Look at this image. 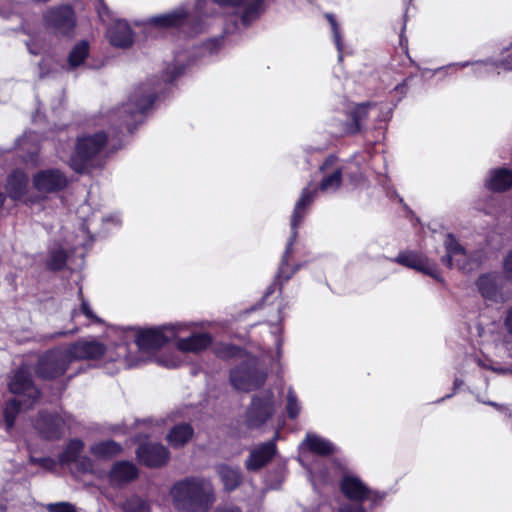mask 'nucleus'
Instances as JSON below:
<instances>
[{
  "label": "nucleus",
  "mask_w": 512,
  "mask_h": 512,
  "mask_svg": "<svg viewBox=\"0 0 512 512\" xmlns=\"http://www.w3.org/2000/svg\"><path fill=\"white\" fill-rule=\"evenodd\" d=\"M185 56L176 55L172 66H168L163 74L162 81L150 79L134 89L128 101L114 110L109 116L112 134L118 135L125 127L128 133H132L136 124L142 121L143 115L154 103L157 95L163 92L168 85L183 74Z\"/></svg>",
  "instance_id": "f257e3e1"
},
{
  "label": "nucleus",
  "mask_w": 512,
  "mask_h": 512,
  "mask_svg": "<svg viewBox=\"0 0 512 512\" xmlns=\"http://www.w3.org/2000/svg\"><path fill=\"white\" fill-rule=\"evenodd\" d=\"M352 166V162L343 161L335 155L325 158L317 172L320 177L319 183L310 182L304 187L294 205L291 215L293 227L302 225L309 208L319 193H336L340 189L344 177H347L352 183H357L361 179L359 167L353 169Z\"/></svg>",
  "instance_id": "f03ea898"
},
{
  "label": "nucleus",
  "mask_w": 512,
  "mask_h": 512,
  "mask_svg": "<svg viewBox=\"0 0 512 512\" xmlns=\"http://www.w3.org/2000/svg\"><path fill=\"white\" fill-rule=\"evenodd\" d=\"M216 354L223 359H242L241 363L230 371V383L236 390L250 392L259 389L265 383L267 372L260 367L255 356L246 355L239 347L231 344L220 346Z\"/></svg>",
  "instance_id": "7ed1b4c3"
},
{
  "label": "nucleus",
  "mask_w": 512,
  "mask_h": 512,
  "mask_svg": "<svg viewBox=\"0 0 512 512\" xmlns=\"http://www.w3.org/2000/svg\"><path fill=\"white\" fill-rule=\"evenodd\" d=\"M170 495L175 508L181 512H205L214 502L211 483L199 477L176 482L170 489Z\"/></svg>",
  "instance_id": "20e7f679"
},
{
  "label": "nucleus",
  "mask_w": 512,
  "mask_h": 512,
  "mask_svg": "<svg viewBox=\"0 0 512 512\" xmlns=\"http://www.w3.org/2000/svg\"><path fill=\"white\" fill-rule=\"evenodd\" d=\"M9 389L15 398L8 401L3 410L4 425L6 431L14 426L18 413L30 408L39 397V390L34 386L31 375L26 368L18 369L11 381Z\"/></svg>",
  "instance_id": "39448f33"
},
{
  "label": "nucleus",
  "mask_w": 512,
  "mask_h": 512,
  "mask_svg": "<svg viewBox=\"0 0 512 512\" xmlns=\"http://www.w3.org/2000/svg\"><path fill=\"white\" fill-rule=\"evenodd\" d=\"M109 135V132L100 130L85 132L78 136L69 160L70 167L78 173L86 172L105 149Z\"/></svg>",
  "instance_id": "423d86ee"
},
{
  "label": "nucleus",
  "mask_w": 512,
  "mask_h": 512,
  "mask_svg": "<svg viewBox=\"0 0 512 512\" xmlns=\"http://www.w3.org/2000/svg\"><path fill=\"white\" fill-rule=\"evenodd\" d=\"M203 322H175L171 335L178 351L199 354L213 342L212 335L203 329Z\"/></svg>",
  "instance_id": "0eeeda50"
},
{
  "label": "nucleus",
  "mask_w": 512,
  "mask_h": 512,
  "mask_svg": "<svg viewBox=\"0 0 512 512\" xmlns=\"http://www.w3.org/2000/svg\"><path fill=\"white\" fill-rule=\"evenodd\" d=\"M230 13L231 25H226L225 32L232 33L239 29V24L248 27L263 11V0H213Z\"/></svg>",
  "instance_id": "6e6552de"
},
{
  "label": "nucleus",
  "mask_w": 512,
  "mask_h": 512,
  "mask_svg": "<svg viewBox=\"0 0 512 512\" xmlns=\"http://www.w3.org/2000/svg\"><path fill=\"white\" fill-rule=\"evenodd\" d=\"M276 411V400L271 390L255 394L245 414V423L250 429H258L267 424Z\"/></svg>",
  "instance_id": "1a4fd4ad"
},
{
  "label": "nucleus",
  "mask_w": 512,
  "mask_h": 512,
  "mask_svg": "<svg viewBox=\"0 0 512 512\" xmlns=\"http://www.w3.org/2000/svg\"><path fill=\"white\" fill-rule=\"evenodd\" d=\"M444 246L446 254L442 257V262L449 268H457L468 272L479 266L481 253L475 252L474 254H469L467 250L458 243L453 234H447Z\"/></svg>",
  "instance_id": "9d476101"
},
{
  "label": "nucleus",
  "mask_w": 512,
  "mask_h": 512,
  "mask_svg": "<svg viewBox=\"0 0 512 512\" xmlns=\"http://www.w3.org/2000/svg\"><path fill=\"white\" fill-rule=\"evenodd\" d=\"M340 489L343 495L352 501L361 503L368 500L377 505L385 497L384 493L371 490L360 478L355 475L345 474L340 482Z\"/></svg>",
  "instance_id": "9b49d317"
},
{
  "label": "nucleus",
  "mask_w": 512,
  "mask_h": 512,
  "mask_svg": "<svg viewBox=\"0 0 512 512\" xmlns=\"http://www.w3.org/2000/svg\"><path fill=\"white\" fill-rule=\"evenodd\" d=\"M71 364L65 349L50 350L42 355L36 367V373L44 379L62 376Z\"/></svg>",
  "instance_id": "f8f14e48"
},
{
  "label": "nucleus",
  "mask_w": 512,
  "mask_h": 512,
  "mask_svg": "<svg viewBox=\"0 0 512 512\" xmlns=\"http://www.w3.org/2000/svg\"><path fill=\"white\" fill-rule=\"evenodd\" d=\"M173 323L158 327L139 329L135 335V341L140 350L155 351L173 340L171 335Z\"/></svg>",
  "instance_id": "ddd939ff"
},
{
  "label": "nucleus",
  "mask_w": 512,
  "mask_h": 512,
  "mask_svg": "<svg viewBox=\"0 0 512 512\" xmlns=\"http://www.w3.org/2000/svg\"><path fill=\"white\" fill-rule=\"evenodd\" d=\"M71 416L64 414H51L41 412L35 422V428L45 439H59L69 426Z\"/></svg>",
  "instance_id": "4468645a"
},
{
  "label": "nucleus",
  "mask_w": 512,
  "mask_h": 512,
  "mask_svg": "<svg viewBox=\"0 0 512 512\" xmlns=\"http://www.w3.org/2000/svg\"><path fill=\"white\" fill-rule=\"evenodd\" d=\"M84 443L79 439L71 440L64 451L59 455V463L63 466L75 464V467L81 472H89L93 469L92 460L89 457L82 456Z\"/></svg>",
  "instance_id": "2eb2a0df"
},
{
  "label": "nucleus",
  "mask_w": 512,
  "mask_h": 512,
  "mask_svg": "<svg viewBox=\"0 0 512 512\" xmlns=\"http://www.w3.org/2000/svg\"><path fill=\"white\" fill-rule=\"evenodd\" d=\"M70 362L98 359L105 353V346L97 340H79L65 348Z\"/></svg>",
  "instance_id": "dca6fc26"
},
{
  "label": "nucleus",
  "mask_w": 512,
  "mask_h": 512,
  "mask_svg": "<svg viewBox=\"0 0 512 512\" xmlns=\"http://www.w3.org/2000/svg\"><path fill=\"white\" fill-rule=\"evenodd\" d=\"M33 185L40 193L58 192L66 187L67 178L58 169H46L34 175Z\"/></svg>",
  "instance_id": "f3484780"
},
{
  "label": "nucleus",
  "mask_w": 512,
  "mask_h": 512,
  "mask_svg": "<svg viewBox=\"0 0 512 512\" xmlns=\"http://www.w3.org/2000/svg\"><path fill=\"white\" fill-rule=\"evenodd\" d=\"M291 235L286 245L285 251L279 264L278 272L276 275V281L281 285L292 278V276L302 267V264L298 263L291 265L289 260L294 254L293 245L296 242L298 236V229L300 226L293 227L292 218L290 219Z\"/></svg>",
  "instance_id": "a211bd4d"
},
{
  "label": "nucleus",
  "mask_w": 512,
  "mask_h": 512,
  "mask_svg": "<svg viewBox=\"0 0 512 512\" xmlns=\"http://www.w3.org/2000/svg\"><path fill=\"white\" fill-rule=\"evenodd\" d=\"M394 262L405 267L414 269L425 275L437 278V268L434 262L430 261L426 256L414 251L400 252L393 259Z\"/></svg>",
  "instance_id": "6ab92c4d"
},
{
  "label": "nucleus",
  "mask_w": 512,
  "mask_h": 512,
  "mask_svg": "<svg viewBox=\"0 0 512 512\" xmlns=\"http://www.w3.org/2000/svg\"><path fill=\"white\" fill-rule=\"evenodd\" d=\"M277 435L278 432L275 433L271 441L261 443L251 449L249 457L245 461V467L248 471H257L272 460L277 452L275 445Z\"/></svg>",
  "instance_id": "aec40b11"
},
{
  "label": "nucleus",
  "mask_w": 512,
  "mask_h": 512,
  "mask_svg": "<svg viewBox=\"0 0 512 512\" xmlns=\"http://www.w3.org/2000/svg\"><path fill=\"white\" fill-rule=\"evenodd\" d=\"M137 457L148 467H159L168 461L169 451L161 444L146 443L138 447Z\"/></svg>",
  "instance_id": "412c9836"
},
{
  "label": "nucleus",
  "mask_w": 512,
  "mask_h": 512,
  "mask_svg": "<svg viewBox=\"0 0 512 512\" xmlns=\"http://www.w3.org/2000/svg\"><path fill=\"white\" fill-rule=\"evenodd\" d=\"M501 276L498 272H489L479 276L476 285L481 296L491 302H501Z\"/></svg>",
  "instance_id": "4be33fe9"
},
{
  "label": "nucleus",
  "mask_w": 512,
  "mask_h": 512,
  "mask_svg": "<svg viewBox=\"0 0 512 512\" xmlns=\"http://www.w3.org/2000/svg\"><path fill=\"white\" fill-rule=\"evenodd\" d=\"M373 110H379V106L374 102H367L359 104L353 110L351 116L346 117L340 133L341 134H355L361 130L362 122L367 117L368 113Z\"/></svg>",
  "instance_id": "5701e85b"
},
{
  "label": "nucleus",
  "mask_w": 512,
  "mask_h": 512,
  "mask_svg": "<svg viewBox=\"0 0 512 512\" xmlns=\"http://www.w3.org/2000/svg\"><path fill=\"white\" fill-rule=\"evenodd\" d=\"M48 24L60 34H69L75 25L73 12L67 7L51 10L47 16Z\"/></svg>",
  "instance_id": "b1692460"
},
{
  "label": "nucleus",
  "mask_w": 512,
  "mask_h": 512,
  "mask_svg": "<svg viewBox=\"0 0 512 512\" xmlns=\"http://www.w3.org/2000/svg\"><path fill=\"white\" fill-rule=\"evenodd\" d=\"M503 52H507V54L499 60L488 59L486 61L475 62L474 72L478 75H482L489 73L493 69L497 70V74H500L501 71H512V41L509 47L505 48Z\"/></svg>",
  "instance_id": "393cba45"
},
{
  "label": "nucleus",
  "mask_w": 512,
  "mask_h": 512,
  "mask_svg": "<svg viewBox=\"0 0 512 512\" xmlns=\"http://www.w3.org/2000/svg\"><path fill=\"white\" fill-rule=\"evenodd\" d=\"M110 43L119 48H128L133 43V35L126 21H115L107 31Z\"/></svg>",
  "instance_id": "a878e982"
},
{
  "label": "nucleus",
  "mask_w": 512,
  "mask_h": 512,
  "mask_svg": "<svg viewBox=\"0 0 512 512\" xmlns=\"http://www.w3.org/2000/svg\"><path fill=\"white\" fill-rule=\"evenodd\" d=\"M29 178L21 170L13 171L7 179L6 191L12 200H21L28 188Z\"/></svg>",
  "instance_id": "bb28decb"
},
{
  "label": "nucleus",
  "mask_w": 512,
  "mask_h": 512,
  "mask_svg": "<svg viewBox=\"0 0 512 512\" xmlns=\"http://www.w3.org/2000/svg\"><path fill=\"white\" fill-rule=\"evenodd\" d=\"M138 475L136 466L128 461L117 462L113 465L109 478L110 482L115 485L130 482Z\"/></svg>",
  "instance_id": "cd10ccee"
},
{
  "label": "nucleus",
  "mask_w": 512,
  "mask_h": 512,
  "mask_svg": "<svg viewBox=\"0 0 512 512\" xmlns=\"http://www.w3.org/2000/svg\"><path fill=\"white\" fill-rule=\"evenodd\" d=\"M188 22L187 11L179 7L169 13L151 19V23L160 27H182Z\"/></svg>",
  "instance_id": "c85d7f7f"
},
{
  "label": "nucleus",
  "mask_w": 512,
  "mask_h": 512,
  "mask_svg": "<svg viewBox=\"0 0 512 512\" xmlns=\"http://www.w3.org/2000/svg\"><path fill=\"white\" fill-rule=\"evenodd\" d=\"M303 445L312 453L321 456H328L336 452L333 443L314 433L306 434Z\"/></svg>",
  "instance_id": "c756f323"
},
{
  "label": "nucleus",
  "mask_w": 512,
  "mask_h": 512,
  "mask_svg": "<svg viewBox=\"0 0 512 512\" xmlns=\"http://www.w3.org/2000/svg\"><path fill=\"white\" fill-rule=\"evenodd\" d=\"M489 189L493 191H505L512 186V170L496 168L490 171L486 180Z\"/></svg>",
  "instance_id": "7c9ffc66"
},
{
  "label": "nucleus",
  "mask_w": 512,
  "mask_h": 512,
  "mask_svg": "<svg viewBox=\"0 0 512 512\" xmlns=\"http://www.w3.org/2000/svg\"><path fill=\"white\" fill-rule=\"evenodd\" d=\"M216 469L225 490L232 491L240 485L242 481V474L238 467L221 464L218 465Z\"/></svg>",
  "instance_id": "2f4dec72"
},
{
  "label": "nucleus",
  "mask_w": 512,
  "mask_h": 512,
  "mask_svg": "<svg viewBox=\"0 0 512 512\" xmlns=\"http://www.w3.org/2000/svg\"><path fill=\"white\" fill-rule=\"evenodd\" d=\"M89 55V44L86 41L77 43L69 52L67 58V71H72L85 64V61Z\"/></svg>",
  "instance_id": "473e14b6"
},
{
  "label": "nucleus",
  "mask_w": 512,
  "mask_h": 512,
  "mask_svg": "<svg viewBox=\"0 0 512 512\" xmlns=\"http://www.w3.org/2000/svg\"><path fill=\"white\" fill-rule=\"evenodd\" d=\"M193 435V429L189 424L176 425L167 435V440L173 447H181L189 441Z\"/></svg>",
  "instance_id": "72a5a7b5"
},
{
  "label": "nucleus",
  "mask_w": 512,
  "mask_h": 512,
  "mask_svg": "<svg viewBox=\"0 0 512 512\" xmlns=\"http://www.w3.org/2000/svg\"><path fill=\"white\" fill-rule=\"evenodd\" d=\"M89 209V205L88 204H83L79 207L77 213L79 215V217L81 219H83V224L81 226V233H82V240H79L76 244H75V249L78 247V246H82L83 248H87L88 246H90L91 242H92V236L90 235V226L93 224L94 222V218H95V215L93 214V218H89V217H86L85 216V213L86 211Z\"/></svg>",
  "instance_id": "f704fd0d"
},
{
  "label": "nucleus",
  "mask_w": 512,
  "mask_h": 512,
  "mask_svg": "<svg viewBox=\"0 0 512 512\" xmlns=\"http://www.w3.org/2000/svg\"><path fill=\"white\" fill-rule=\"evenodd\" d=\"M123 512H151L150 502L138 495L128 497L122 504Z\"/></svg>",
  "instance_id": "c9c22d12"
},
{
  "label": "nucleus",
  "mask_w": 512,
  "mask_h": 512,
  "mask_svg": "<svg viewBox=\"0 0 512 512\" xmlns=\"http://www.w3.org/2000/svg\"><path fill=\"white\" fill-rule=\"evenodd\" d=\"M121 451L120 444L113 440L102 441L91 447V452L99 457H112Z\"/></svg>",
  "instance_id": "e433bc0d"
},
{
  "label": "nucleus",
  "mask_w": 512,
  "mask_h": 512,
  "mask_svg": "<svg viewBox=\"0 0 512 512\" xmlns=\"http://www.w3.org/2000/svg\"><path fill=\"white\" fill-rule=\"evenodd\" d=\"M286 410L288 417L291 419H295L301 411L300 402L292 388H289L287 392Z\"/></svg>",
  "instance_id": "4c0bfd02"
},
{
  "label": "nucleus",
  "mask_w": 512,
  "mask_h": 512,
  "mask_svg": "<svg viewBox=\"0 0 512 512\" xmlns=\"http://www.w3.org/2000/svg\"><path fill=\"white\" fill-rule=\"evenodd\" d=\"M81 297V306L79 310H73L72 319H76L80 314H83L86 319L90 322L98 323L101 320L97 317V315L93 312L90 304L83 299L81 290L79 291Z\"/></svg>",
  "instance_id": "58836bf2"
},
{
  "label": "nucleus",
  "mask_w": 512,
  "mask_h": 512,
  "mask_svg": "<svg viewBox=\"0 0 512 512\" xmlns=\"http://www.w3.org/2000/svg\"><path fill=\"white\" fill-rule=\"evenodd\" d=\"M66 263V253L63 249L53 250L50 253L47 265L52 270L61 269Z\"/></svg>",
  "instance_id": "ea45409f"
},
{
  "label": "nucleus",
  "mask_w": 512,
  "mask_h": 512,
  "mask_svg": "<svg viewBox=\"0 0 512 512\" xmlns=\"http://www.w3.org/2000/svg\"><path fill=\"white\" fill-rule=\"evenodd\" d=\"M29 462L32 464L39 465L44 470L52 472L57 467V461L51 457H35L30 453Z\"/></svg>",
  "instance_id": "a19ab883"
},
{
  "label": "nucleus",
  "mask_w": 512,
  "mask_h": 512,
  "mask_svg": "<svg viewBox=\"0 0 512 512\" xmlns=\"http://www.w3.org/2000/svg\"><path fill=\"white\" fill-rule=\"evenodd\" d=\"M220 45H221V39L220 38L209 39L208 41L203 43L202 46L199 48V50H200L199 56L200 57H205V56H208V55L215 54L218 51Z\"/></svg>",
  "instance_id": "79ce46f5"
},
{
  "label": "nucleus",
  "mask_w": 512,
  "mask_h": 512,
  "mask_svg": "<svg viewBox=\"0 0 512 512\" xmlns=\"http://www.w3.org/2000/svg\"><path fill=\"white\" fill-rule=\"evenodd\" d=\"M327 19L331 25V28H332V32H333V37H334V42L336 44V47L338 49V52H339V59L341 60L342 59V42H341V35H340V30H339V25L335 19V17L332 15V14H327Z\"/></svg>",
  "instance_id": "37998d69"
},
{
  "label": "nucleus",
  "mask_w": 512,
  "mask_h": 512,
  "mask_svg": "<svg viewBox=\"0 0 512 512\" xmlns=\"http://www.w3.org/2000/svg\"><path fill=\"white\" fill-rule=\"evenodd\" d=\"M45 509L48 512H77L76 507L69 502L48 503Z\"/></svg>",
  "instance_id": "c03bdc74"
},
{
  "label": "nucleus",
  "mask_w": 512,
  "mask_h": 512,
  "mask_svg": "<svg viewBox=\"0 0 512 512\" xmlns=\"http://www.w3.org/2000/svg\"><path fill=\"white\" fill-rule=\"evenodd\" d=\"M157 362L166 367V368H177L181 365L182 361L180 359L179 356H176L174 354L172 355H163V356H160L158 359H157Z\"/></svg>",
  "instance_id": "a18cd8bd"
},
{
  "label": "nucleus",
  "mask_w": 512,
  "mask_h": 512,
  "mask_svg": "<svg viewBox=\"0 0 512 512\" xmlns=\"http://www.w3.org/2000/svg\"><path fill=\"white\" fill-rule=\"evenodd\" d=\"M336 512H367L361 503H342Z\"/></svg>",
  "instance_id": "49530a36"
},
{
  "label": "nucleus",
  "mask_w": 512,
  "mask_h": 512,
  "mask_svg": "<svg viewBox=\"0 0 512 512\" xmlns=\"http://www.w3.org/2000/svg\"><path fill=\"white\" fill-rule=\"evenodd\" d=\"M503 271L506 279L512 281V250L503 259Z\"/></svg>",
  "instance_id": "de8ad7c7"
},
{
  "label": "nucleus",
  "mask_w": 512,
  "mask_h": 512,
  "mask_svg": "<svg viewBox=\"0 0 512 512\" xmlns=\"http://www.w3.org/2000/svg\"><path fill=\"white\" fill-rule=\"evenodd\" d=\"M100 220L102 221L104 227H105V231H108V226L109 225H113L115 227L119 226L120 224V219L118 216H109V217H101Z\"/></svg>",
  "instance_id": "09e8293b"
},
{
  "label": "nucleus",
  "mask_w": 512,
  "mask_h": 512,
  "mask_svg": "<svg viewBox=\"0 0 512 512\" xmlns=\"http://www.w3.org/2000/svg\"><path fill=\"white\" fill-rule=\"evenodd\" d=\"M504 326L508 334L512 335V306L507 309L505 318H504Z\"/></svg>",
  "instance_id": "8fccbe9b"
},
{
  "label": "nucleus",
  "mask_w": 512,
  "mask_h": 512,
  "mask_svg": "<svg viewBox=\"0 0 512 512\" xmlns=\"http://www.w3.org/2000/svg\"><path fill=\"white\" fill-rule=\"evenodd\" d=\"M478 401L484 403V404H487L489 406H492L494 408H496L497 410L501 411V412H505L507 413L509 416H511L512 414L509 412V409L505 406V405H502V404H498L496 402H493V401H484V400H481V399H478Z\"/></svg>",
  "instance_id": "3c124183"
},
{
  "label": "nucleus",
  "mask_w": 512,
  "mask_h": 512,
  "mask_svg": "<svg viewBox=\"0 0 512 512\" xmlns=\"http://www.w3.org/2000/svg\"><path fill=\"white\" fill-rule=\"evenodd\" d=\"M98 14L102 20H104L105 17H109V10L103 2H100L98 6Z\"/></svg>",
  "instance_id": "603ef678"
},
{
  "label": "nucleus",
  "mask_w": 512,
  "mask_h": 512,
  "mask_svg": "<svg viewBox=\"0 0 512 512\" xmlns=\"http://www.w3.org/2000/svg\"><path fill=\"white\" fill-rule=\"evenodd\" d=\"M208 2L206 0H199L196 3V11L199 16L203 15V9L206 7Z\"/></svg>",
  "instance_id": "864d4df0"
},
{
  "label": "nucleus",
  "mask_w": 512,
  "mask_h": 512,
  "mask_svg": "<svg viewBox=\"0 0 512 512\" xmlns=\"http://www.w3.org/2000/svg\"><path fill=\"white\" fill-rule=\"evenodd\" d=\"M214 512H240V510L238 507L228 506V507H223V508L217 509Z\"/></svg>",
  "instance_id": "5fc2aeb1"
},
{
  "label": "nucleus",
  "mask_w": 512,
  "mask_h": 512,
  "mask_svg": "<svg viewBox=\"0 0 512 512\" xmlns=\"http://www.w3.org/2000/svg\"><path fill=\"white\" fill-rule=\"evenodd\" d=\"M470 63L469 62H462V63H455V64H450L448 66V68H451V67H458V68H465L469 65Z\"/></svg>",
  "instance_id": "6e6d98bb"
},
{
  "label": "nucleus",
  "mask_w": 512,
  "mask_h": 512,
  "mask_svg": "<svg viewBox=\"0 0 512 512\" xmlns=\"http://www.w3.org/2000/svg\"><path fill=\"white\" fill-rule=\"evenodd\" d=\"M275 343H276V346H277V353L280 354V350H281V346H282V340L278 336L275 337Z\"/></svg>",
  "instance_id": "4d7b16f0"
},
{
  "label": "nucleus",
  "mask_w": 512,
  "mask_h": 512,
  "mask_svg": "<svg viewBox=\"0 0 512 512\" xmlns=\"http://www.w3.org/2000/svg\"><path fill=\"white\" fill-rule=\"evenodd\" d=\"M462 385H463V381H462V380H460V379H458V378H456V379L454 380V388H455V389H458V388H459V387H461Z\"/></svg>",
  "instance_id": "13d9d810"
},
{
  "label": "nucleus",
  "mask_w": 512,
  "mask_h": 512,
  "mask_svg": "<svg viewBox=\"0 0 512 512\" xmlns=\"http://www.w3.org/2000/svg\"><path fill=\"white\" fill-rule=\"evenodd\" d=\"M16 490H17V491H18V490H21V492H22L23 494H25V495H27V496H28V491H27V489H26L24 486H22V485H16Z\"/></svg>",
  "instance_id": "bf43d9fd"
},
{
  "label": "nucleus",
  "mask_w": 512,
  "mask_h": 512,
  "mask_svg": "<svg viewBox=\"0 0 512 512\" xmlns=\"http://www.w3.org/2000/svg\"><path fill=\"white\" fill-rule=\"evenodd\" d=\"M202 30V27H200L199 25H196V26H193L192 27V33H198Z\"/></svg>",
  "instance_id": "052dcab7"
},
{
  "label": "nucleus",
  "mask_w": 512,
  "mask_h": 512,
  "mask_svg": "<svg viewBox=\"0 0 512 512\" xmlns=\"http://www.w3.org/2000/svg\"><path fill=\"white\" fill-rule=\"evenodd\" d=\"M75 331H76V329H75V330H73V331H69V332L61 331V332H58V333H57V336H64V335H67V334H69V333H73V332H75Z\"/></svg>",
  "instance_id": "680f3d73"
},
{
  "label": "nucleus",
  "mask_w": 512,
  "mask_h": 512,
  "mask_svg": "<svg viewBox=\"0 0 512 512\" xmlns=\"http://www.w3.org/2000/svg\"><path fill=\"white\" fill-rule=\"evenodd\" d=\"M308 471H309V474H310L311 479L313 480V479H314V477H315L314 470H313L312 468H309V469H308Z\"/></svg>",
  "instance_id": "e2e57ef3"
},
{
  "label": "nucleus",
  "mask_w": 512,
  "mask_h": 512,
  "mask_svg": "<svg viewBox=\"0 0 512 512\" xmlns=\"http://www.w3.org/2000/svg\"><path fill=\"white\" fill-rule=\"evenodd\" d=\"M6 506L3 504H0V512H6Z\"/></svg>",
  "instance_id": "0e129e2a"
},
{
  "label": "nucleus",
  "mask_w": 512,
  "mask_h": 512,
  "mask_svg": "<svg viewBox=\"0 0 512 512\" xmlns=\"http://www.w3.org/2000/svg\"><path fill=\"white\" fill-rule=\"evenodd\" d=\"M477 363H478V365H479V366H482V367H485V368H486V366L482 363V361H481V360H478V361H477Z\"/></svg>",
  "instance_id": "69168bd1"
},
{
  "label": "nucleus",
  "mask_w": 512,
  "mask_h": 512,
  "mask_svg": "<svg viewBox=\"0 0 512 512\" xmlns=\"http://www.w3.org/2000/svg\"><path fill=\"white\" fill-rule=\"evenodd\" d=\"M320 477L322 478L323 481L326 480V475L325 474H321Z\"/></svg>",
  "instance_id": "338daca9"
},
{
  "label": "nucleus",
  "mask_w": 512,
  "mask_h": 512,
  "mask_svg": "<svg viewBox=\"0 0 512 512\" xmlns=\"http://www.w3.org/2000/svg\"><path fill=\"white\" fill-rule=\"evenodd\" d=\"M451 396H452V395H451V394H449V395H447V396L443 397V398L441 399V401H443V400H445V399H447V398H450Z\"/></svg>",
  "instance_id": "774afa93"
}]
</instances>
